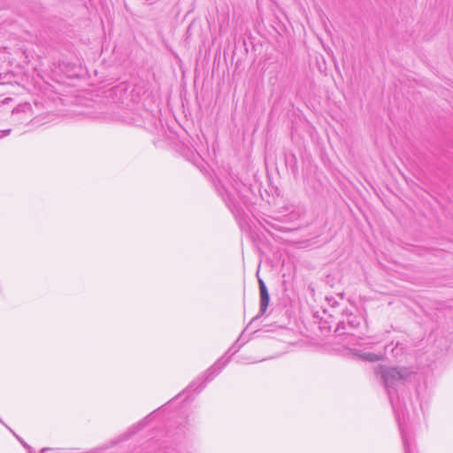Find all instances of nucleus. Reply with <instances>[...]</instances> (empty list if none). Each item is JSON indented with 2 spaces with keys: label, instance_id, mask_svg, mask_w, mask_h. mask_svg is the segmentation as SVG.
I'll list each match as a JSON object with an SVG mask.
<instances>
[{
  "label": "nucleus",
  "instance_id": "0eeeda50",
  "mask_svg": "<svg viewBox=\"0 0 453 453\" xmlns=\"http://www.w3.org/2000/svg\"><path fill=\"white\" fill-rule=\"evenodd\" d=\"M10 133H11V129L0 131V138H3L4 136L10 134Z\"/></svg>",
  "mask_w": 453,
  "mask_h": 453
},
{
  "label": "nucleus",
  "instance_id": "9d476101",
  "mask_svg": "<svg viewBox=\"0 0 453 453\" xmlns=\"http://www.w3.org/2000/svg\"><path fill=\"white\" fill-rule=\"evenodd\" d=\"M19 111V108H16V109L13 110L12 113H17Z\"/></svg>",
  "mask_w": 453,
  "mask_h": 453
},
{
  "label": "nucleus",
  "instance_id": "20e7f679",
  "mask_svg": "<svg viewBox=\"0 0 453 453\" xmlns=\"http://www.w3.org/2000/svg\"><path fill=\"white\" fill-rule=\"evenodd\" d=\"M258 286H259V292H260L259 314L252 319V320L250 322V325H251L261 315H264L265 313V311H266V310L268 308V305H269V302H270V296H269L268 289H267L264 280L262 279H260V278H258Z\"/></svg>",
  "mask_w": 453,
  "mask_h": 453
},
{
  "label": "nucleus",
  "instance_id": "7ed1b4c3",
  "mask_svg": "<svg viewBox=\"0 0 453 453\" xmlns=\"http://www.w3.org/2000/svg\"><path fill=\"white\" fill-rule=\"evenodd\" d=\"M242 187V183L234 178L232 180L227 179L224 183H222V190H219V192L229 208L232 209V204L234 205V201L241 192Z\"/></svg>",
  "mask_w": 453,
  "mask_h": 453
},
{
  "label": "nucleus",
  "instance_id": "6e6552de",
  "mask_svg": "<svg viewBox=\"0 0 453 453\" xmlns=\"http://www.w3.org/2000/svg\"><path fill=\"white\" fill-rule=\"evenodd\" d=\"M17 437V439L20 441V443L27 449H30V447L20 438L19 437L18 435H15Z\"/></svg>",
  "mask_w": 453,
  "mask_h": 453
},
{
  "label": "nucleus",
  "instance_id": "39448f33",
  "mask_svg": "<svg viewBox=\"0 0 453 453\" xmlns=\"http://www.w3.org/2000/svg\"><path fill=\"white\" fill-rule=\"evenodd\" d=\"M355 356L358 357L360 359L369 362H376L382 360L384 356L382 354H374L371 352H359L357 351L354 353Z\"/></svg>",
  "mask_w": 453,
  "mask_h": 453
},
{
  "label": "nucleus",
  "instance_id": "f03ea898",
  "mask_svg": "<svg viewBox=\"0 0 453 453\" xmlns=\"http://www.w3.org/2000/svg\"><path fill=\"white\" fill-rule=\"evenodd\" d=\"M229 358L221 357L214 365H212L201 377L194 380L188 388V390L200 391L204 386L206 381L211 380L217 376L220 371L227 365Z\"/></svg>",
  "mask_w": 453,
  "mask_h": 453
},
{
  "label": "nucleus",
  "instance_id": "423d86ee",
  "mask_svg": "<svg viewBox=\"0 0 453 453\" xmlns=\"http://www.w3.org/2000/svg\"><path fill=\"white\" fill-rule=\"evenodd\" d=\"M239 340H240V338H239V339L236 341V342H235V343H234V345H233V346L228 349V351H232V350H233V354H234V353H236V352L239 350V349H240V347H241V346H239L238 348H236V349H235V345L237 344V342H239Z\"/></svg>",
  "mask_w": 453,
  "mask_h": 453
},
{
  "label": "nucleus",
  "instance_id": "1a4fd4ad",
  "mask_svg": "<svg viewBox=\"0 0 453 453\" xmlns=\"http://www.w3.org/2000/svg\"><path fill=\"white\" fill-rule=\"evenodd\" d=\"M349 324L351 327H356L358 325V322L356 323V321L352 319L349 321Z\"/></svg>",
  "mask_w": 453,
  "mask_h": 453
},
{
  "label": "nucleus",
  "instance_id": "f257e3e1",
  "mask_svg": "<svg viewBox=\"0 0 453 453\" xmlns=\"http://www.w3.org/2000/svg\"><path fill=\"white\" fill-rule=\"evenodd\" d=\"M375 372L382 380L398 423L405 453H412L413 440L405 425V401L403 387L412 372L407 367L379 365Z\"/></svg>",
  "mask_w": 453,
  "mask_h": 453
}]
</instances>
